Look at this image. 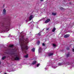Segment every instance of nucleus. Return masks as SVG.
<instances>
[{
  "mask_svg": "<svg viewBox=\"0 0 74 74\" xmlns=\"http://www.w3.org/2000/svg\"><path fill=\"white\" fill-rule=\"evenodd\" d=\"M29 39L28 38H24L23 36L22 37L21 42L23 44L21 45V49L23 51H25V49H28V47L27 44L29 43Z\"/></svg>",
  "mask_w": 74,
  "mask_h": 74,
  "instance_id": "1",
  "label": "nucleus"
},
{
  "mask_svg": "<svg viewBox=\"0 0 74 74\" xmlns=\"http://www.w3.org/2000/svg\"><path fill=\"white\" fill-rule=\"evenodd\" d=\"M10 20L7 21L6 24H5L2 22L1 23V26L3 27V29L2 30V32H5V31H9L10 26Z\"/></svg>",
  "mask_w": 74,
  "mask_h": 74,
  "instance_id": "2",
  "label": "nucleus"
},
{
  "mask_svg": "<svg viewBox=\"0 0 74 74\" xmlns=\"http://www.w3.org/2000/svg\"><path fill=\"white\" fill-rule=\"evenodd\" d=\"M20 59L19 56L18 55H16L14 57V59L15 60H18Z\"/></svg>",
  "mask_w": 74,
  "mask_h": 74,
  "instance_id": "3",
  "label": "nucleus"
},
{
  "mask_svg": "<svg viewBox=\"0 0 74 74\" xmlns=\"http://www.w3.org/2000/svg\"><path fill=\"white\" fill-rule=\"evenodd\" d=\"M33 18V15H31L29 17V21H31L32 19V18Z\"/></svg>",
  "mask_w": 74,
  "mask_h": 74,
  "instance_id": "4",
  "label": "nucleus"
},
{
  "mask_svg": "<svg viewBox=\"0 0 74 74\" xmlns=\"http://www.w3.org/2000/svg\"><path fill=\"white\" fill-rule=\"evenodd\" d=\"M50 19L48 18L47 19V20L45 21V23H48L49 21H50Z\"/></svg>",
  "mask_w": 74,
  "mask_h": 74,
  "instance_id": "5",
  "label": "nucleus"
},
{
  "mask_svg": "<svg viewBox=\"0 0 74 74\" xmlns=\"http://www.w3.org/2000/svg\"><path fill=\"white\" fill-rule=\"evenodd\" d=\"M3 14H4V15H5V13H6V10H5V9H4L3 10Z\"/></svg>",
  "mask_w": 74,
  "mask_h": 74,
  "instance_id": "6",
  "label": "nucleus"
},
{
  "mask_svg": "<svg viewBox=\"0 0 74 74\" xmlns=\"http://www.w3.org/2000/svg\"><path fill=\"white\" fill-rule=\"evenodd\" d=\"M70 36V35L69 34H66L65 35L64 37V38H67V37H69Z\"/></svg>",
  "mask_w": 74,
  "mask_h": 74,
  "instance_id": "7",
  "label": "nucleus"
},
{
  "mask_svg": "<svg viewBox=\"0 0 74 74\" xmlns=\"http://www.w3.org/2000/svg\"><path fill=\"white\" fill-rule=\"evenodd\" d=\"M36 63H37V61H34L32 62V64L34 65V64H36Z\"/></svg>",
  "mask_w": 74,
  "mask_h": 74,
  "instance_id": "8",
  "label": "nucleus"
},
{
  "mask_svg": "<svg viewBox=\"0 0 74 74\" xmlns=\"http://www.w3.org/2000/svg\"><path fill=\"white\" fill-rule=\"evenodd\" d=\"M53 55V53H49L48 54V56H52Z\"/></svg>",
  "mask_w": 74,
  "mask_h": 74,
  "instance_id": "9",
  "label": "nucleus"
},
{
  "mask_svg": "<svg viewBox=\"0 0 74 74\" xmlns=\"http://www.w3.org/2000/svg\"><path fill=\"white\" fill-rule=\"evenodd\" d=\"M38 51H39V52H41V51H42V49L41 47H40Z\"/></svg>",
  "mask_w": 74,
  "mask_h": 74,
  "instance_id": "10",
  "label": "nucleus"
},
{
  "mask_svg": "<svg viewBox=\"0 0 74 74\" xmlns=\"http://www.w3.org/2000/svg\"><path fill=\"white\" fill-rule=\"evenodd\" d=\"M28 55H29L28 54H27L24 56L25 58H28Z\"/></svg>",
  "mask_w": 74,
  "mask_h": 74,
  "instance_id": "11",
  "label": "nucleus"
},
{
  "mask_svg": "<svg viewBox=\"0 0 74 74\" xmlns=\"http://www.w3.org/2000/svg\"><path fill=\"white\" fill-rule=\"evenodd\" d=\"M55 30H56V28H53L52 31L53 32H54L55 31Z\"/></svg>",
  "mask_w": 74,
  "mask_h": 74,
  "instance_id": "12",
  "label": "nucleus"
},
{
  "mask_svg": "<svg viewBox=\"0 0 74 74\" xmlns=\"http://www.w3.org/2000/svg\"><path fill=\"white\" fill-rule=\"evenodd\" d=\"M13 47H14V45H9V47H10V48H13Z\"/></svg>",
  "mask_w": 74,
  "mask_h": 74,
  "instance_id": "13",
  "label": "nucleus"
},
{
  "mask_svg": "<svg viewBox=\"0 0 74 74\" xmlns=\"http://www.w3.org/2000/svg\"><path fill=\"white\" fill-rule=\"evenodd\" d=\"M35 48H34L32 49V52H35Z\"/></svg>",
  "mask_w": 74,
  "mask_h": 74,
  "instance_id": "14",
  "label": "nucleus"
},
{
  "mask_svg": "<svg viewBox=\"0 0 74 74\" xmlns=\"http://www.w3.org/2000/svg\"><path fill=\"white\" fill-rule=\"evenodd\" d=\"M52 15H53V16H55V15H56V13H52Z\"/></svg>",
  "mask_w": 74,
  "mask_h": 74,
  "instance_id": "15",
  "label": "nucleus"
},
{
  "mask_svg": "<svg viewBox=\"0 0 74 74\" xmlns=\"http://www.w3.org/2000/svg\"><path fill=\"white\" fill-rule=\"evenodd\" d=\"M69 56H70V53H69L66 55V56L68 57H69Z\"/></svg>",
  "mask_w": 74,
  "mask_h": 74,
  "instance_id": "16",
  "label": "nucleus"
},
{
  "mask_svg": "<svg viewBox=\"0 0 74 74\" xmlns=\"http://www.w3.org/2000/svg\"><path fill=\"white\" fill-rule=\"evenodd\" d=\"M6 57L5 56H4L2 58V59L3 60H4L5 59Z\"/></svg>",
  "mask_w": 74,
  "mask_h": 74,
  "instance_id": "17",
  "label": "nucleus"
},
{
  "mask_svg": "<svg viewBox=\"0 0 74 74\" xmlns=\"http://www.w3.org/2000/svg\"><path fill=\"white\" fill-rule=\"evenodd\" d=\"M40 41H38L37 42L38 44L39 45L40 44Z\"/></svg>",
  "mask_w": 74,
  "mask_h": 74,
  "instance_id": "18",
  "label": "nucleus"
},
{
  "mask_svg": "<svg viewBox=\"0 0 74 74\" xmlns=\"http://www.w3.org/2000/svg\"><path fill=\"white\" fill-rule=\"evenodd\" d=\"M42 46H45V45L44 43H42Z\"/></svg>",
  "mask_w": 74,
  "mask_h": 74,
  "instance_id": "19",
  "label": "nucleus"
},
{
  "mask_svg": "<svg viewBox=\"0 0 74 74\" xmlns=\"http://www.w3.org/2000/svg\"><path fill=\"white\" fill-rule=\"evenodd\" d=\"M40 64H37V67H38L39 66V65Z\"/></svg>",
  "mask_w": 74,
  "mask_h": 74,
  "instance_id": "20",
  "label": "nucleus"
},
{
  "mask_svg": "<svg viewBox=\"0 0 74 74\" xmlns=\"http://www.w3.org/2000/svg\"><path fill=\"white\" fill-rule=\"evenodd\" d=\"M58 65L59 66H61V65H62V64L61 63H59V64H58Z\"/></svg>",
  "mask_w": 74,
  "mask_h": 74,
  "instance_id": "21",
  "label": "nucleus"
},
{
  "mask_svg": "<svg viewBox=\"0 0 74 74\" xmlns=\"http://www.w3.org/2000/svg\"><path fill=\"white\" fill-rule=\"evenodd\" d=\"M53 47H55V46H56V45L55 44H53Z\"/></svg>",
  "mask_w": 74,
  "mask_h": 74,
  "instance_id": "22",
  "label": "nucleus"
},
{
  "mask_svg": "<svg viewBox=\"0 0 74 74\" xmlns=\"http://www.w3.org/2000/svg\"><path fill=\"white\" fill-rule=\"evenodd\" d=\"M67 50H69L70 49V48L69 47H67L66 48Z\"/></svg>",
  "mask_w": 74,
  "mask_h": 74,
  "instance_id": "23",
  "label": "nucleus"
},
{
  "mask_svg": "<svg viewBox=\"0 0 74 74\" xmlns=\"http://www.w3.org/2000/svg\"><path fill=\"white\" fill-rule=\"evenodd\" d=\"M38 36H41V34L40 33H38Z\"/></svg>",
  "mask_w": 74,
  "mask_h": 74,
  "instance_id": "24",
  "label": "nucleus"
},
{
  "mask_svg": "<svg viewBox=\"0 0 74 74\" xmlns=\"http://www.w3.org/2000/svg\"><path fill=\"white\" fill-rule=\"evenodd\" d=\"M49 28H46V30H47V31L48 30H49Z\"/></svg>",
  "mask_w": 74,
  "mask_h": 74,
  "instance_id": "25",
  "label": "nucleus"
},
{
  "mask_svg": "<svg viewBox=\"0 0 74 74\" xmlns=\"http://www.w3.org/2000/svg\"><path fill=\"white\" fill-rule=\"evenodd\" d=\"M60 9H61V10H62V9H63V8H60Z\"/></svg>",
  "mask_w": 74,
  "mask_h": 74,
  "instance_id": "26",
  "label": "nucleus"
},
{
  "mask_svg": "<svg viewBox=\"0 0 74 74\" xmlns=\"http://www.w3.org/2000/svg\"><path fill=\"white\" fill-rule=\"evenodd\" d=\"M73 52H74V49H73Z\"/></svg>",
  "mask_w": 74,
  "mask_h": 74,
  "instance_id": "27",
  "label": "nucleus"
},
{
  "mask_svg": "<svg viewBox=\"0 0 74 74\" xmlns=\"http://www.w3.org/2000/svg\"><path fill=\"white\" fill-rule=\"evenodd\" d=\"M64 2H66V0H64Z\"/></svg>",
  "mask_w": 74,
  "mask_h": 74,
  "instance_id": "28",
  "label": "nucleus"
},
{
  "mask_svg": "<svg viewBox=\"0 0 74 74\" xmlns=\"http://www.w3.org/2000/svg\"><path fill=\"white\" fill-rule=\"evenodd\" d=\"M43 0H40V1H43Z\"/></svg>",
  "mask_w": 74,
  "mask_h": 74,
  "instance_id": "29",
  "label": "nucleus"
},
{
  "mask_svg": "<svg viewBox=\"0 0 74 74\" xmlns=\"http://www.w3.org/2000/svg\"><path fill=\"white\" fill-rule=\"evenodd\" d=\"M1 64V62L0 61V64Z\"/></svg>",
  "mask_w": 74,
  "mask_h": 74,
  "instance_id": "30",
  "label": "nucleus"
},
{
  "mask_svg": "<svg viewBox=\"0 0 74 74\" xmlns=\"http://www.w3.org/2000/svg\"><path fill=\"white\" fill-rule=\"evenodd\" d=\"M5 74H7V73H5Z\"/></svg>",
  "mask_w": 74,
  "mask_h": 74,
  "instance_id": "31",
  "label": "nucleus"
},
{
  "mask_svg": "<svg viewBox=\"0 0 74 74\" xmlns=\"http://www.w3.org/2000/svg\"><path fill=\"white\" fill-rule=\"evenodd\" d=\"M68 0V1H69V0Z\"/></svg>",
  "mask_w": 74,
  "mask_h": 74,
  "instance_id": "32",
  "label": "nucleus"
}]
</instances>
